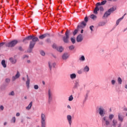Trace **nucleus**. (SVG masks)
<instances>
[{"mask_svg": "<svg viewBox=\"0 0 127 127\" xmlns=\"http://www.w3.org/2000/svg\"><path fill=\"white\" fill-rule=\"evenodd\" d=\"M31 39H32V40L30 43L29 47L30 49L32 50V49L33 48V47H34V45H35L36 43V41H39L38 38L35 37L34 36L30 35L24 39L23 41V42H24V41H26V40H31Z\"/></svg>", "mask_w": 127, "mask_h": 127, "instance_id": "obj_1", "label": "nucleus"}, {"mask_svg": "<svg viewBox=\"0 0 127 127\" xmlns=\"http://www.w3.org/2000/svg\"><path fill=\"white\" fill-rule=\"evenodd\" d=\"M84 21H82L81 23H80L78 26H77V28H84L87 25V22H88V17H85L84 18Z\"/></svg>", "mask_w": 127, "mask_h": 127, "instance_id": "obj_2", "label": "nucleus"}, {"mask_svg": "<svg viewBox=\"0 0 127 127\" xmlns=\"http://www.w3.org/2000/svg\"><path fill=\"white\" fill-rule=\"evenodd\" d=\"M46 120V117L45 116V115L42 114L41 115V127H45L46 126V123L45 122V121Z\"/></svg>", "mask_w": 127, "mask_h": 127, "instance_id": "obj_3", "label": "nucleus"}, {"mask_svg": "<svg viewBox=\"0 0 127 127\" xmlns=\"http://www.w3.org/2000/svg\"><path fill=\"white\" fill-rule=\"evenodd\" d=\"M17 40H13L12 41L10 42L7 43L6 44V46L7 47H13L14 46H15L16 44L18 43Z\"/></svg>", "mask_w": 127, "mask_h": 127, "instance_id": "obj_4", "label": "nucleus"}, {"mask_svg": "<svg viewBox=\"0 0 127 127\" xmlns=\"http://www.w3.org/2000/svg\"><path fill=\"white\" fill-rule=\"evenodd\" d=\"M115 10H116V8H114V7L109 9L105 13L103 16V18L109 16V15L111 14V13L113 12V11H115Z\"/></svg>", "mask_w": 127, "mask_h": 127, "instance_id": "obj_5", "label": "nucleus"}, {"mask_svg": "<svg viewBox=\"0 0 127 127\" xmlns=\"http://www.w3.org/2000/svg\"><path fill=\"white\" fill-rule=\"evenodd\" d=\"M65 35V36H64L63 39L64 42V43H68V39H69V31L67 30L66 31Z\"/></svg>", "mask_w": 127, "mask_h": 127, "instance_id": "obj_6", "label": "nucleus"}, {"mask_svg": "<svg viewBox=\"0 0 127 127\" xmlns=\"http://www.w3.org/2000/svg\"><path fill=\"white\" fill-rule=\"evenodd\" d=\"M100 2H98L96 3V7L95 8L93 12L95 14H98V11L100 10L99 6H100Z\"/></svg>", "mask_w": 127, "mask_h": 127, "instance_id": "obj_7", "label": "nucleus"}, {"mask_svg": "<svg viewBox=\"0 0 127 127\" xmlns=\"http://www.w3.org/2000/svg\"><path fill=\"white\" fill-rule=\"evenodd\" d=\"M102 123L103 124H105L106 126H109L110 125V121L108 120V118L107 117H104L102 120Z\"/></svg>", "mask_w": 127, "mask_h": 127, "instance_id": "obj_8", "label": "nucleus"}, {"mask_svg": "<svg viewBox=\"0 0 127 127\" xmlns=\"http://www.w3.org/2000/svg\"><path fill=\"white\" fill-rule=\"evenodd\" d=\"M48 96H49V101L51 102L52 101V91L50 89L48 91Z\"/></svg>", "mask_w": 127, "mask_h": 127, "instance_id": "obj_9", "label": "nucleus"}, {"mask_svg": "<svg viewBox=\"0 0 127 127\" xmlns=\"http://www.w3.org/2000/svg\"><path fill=\"white\" fill-rule=\"evenodd\" d=\"M20 76V74H19V72L17 71L16 74L14 76L12 77V81H15V80H16V79H17L18 78H19Z\"/></svg>", "mask_w": 127, "mask_h": 127, "instance_id": "obj_10", "label": "nucleus"}, {"mask_svg": "<svg viewBox=\"0 0 127 127\" xmlns=\"http://www.w3.org/2000/svg\"><path fill=\"white\" fill-rule=\"evenodd\" d=\"M67 120L70 126H71V124H72V116H71V115H67Z\"/></svg>", "mask_w": 127, "mask_h": 127, "instance_id": "obj_11", "label": "nucleus"}, {"mask_svg": "<svg viewBox=\"0 0 127 127\" xmlns=\"http://www.w3.org/2000/svg\"><path fill=\"white\" fill-rule=\"evenodd\" d=\"M47 36H49V34H44L42 35H40L39 37V38L40 39H43L44 38H45V37H47Z\"/></svg>", "mask_w": 127, "mask_h": 127, "instance_id": "obj_12", "label": "nucleus"}, {"mask_svg": "<svg viewBox=\"0 0 127 127\" xmlns=\"http://www.w3.org/2000/svg\"><path fill=\"white\" fill-rule=\"evenodd\" d=\"M77 42H81L82 40H83V37L82 36V35H79L77 37Z\"/></svg>", "mask_w": 127, "mask_h": 127, "instance_id": "obj_13", "label": "nucleus"}, {"mask_svg": "<svg viewBox=\"0 0 127 127\" xmlns=\"http://www.w3.org/2000/svg\"><path fill=\"white\" fill-rule=\"evenodd\" d=\"M99 114L100 115V116H101V117H104V109L102 108H100L99 109Z\"/></svg>", "mask_w": 127, "mask_h": 127, "instance_id": "obj_14", "label": "nucleus"}, {"mask_svg": "<svg viewBox=\"0 0 127 127\" xmlns=\"http://www.w3.org/2000/svg\"><path fill=\"white\" fill-rule=\"evenodd\" d=\"M27 80L26 82V86L28 89H29V84L30 83V80L29 79V78L28 77V75H27Z\"/></svg>", "mask_w": 127, "mask_h": 127, "instance_id": "obj_15", "label": "nucleus"}, {"mask_svg": "<svg viewBox=\"0 0 127 127\" xmlns=\"http://www.w3.org/2000/svg\"><path fill=\"white\" fill-rule=\"evenodd\" d=\"M68 57H69V55H68L67 53L64 54L62 56L63 59L64 60H66Z\"/></svg>", "mask_w": 127, "mask_h": 127, "instance_id": "obj_16", "label": "nucleus"}, {"mask_svg": "<svg viewBox=\"0 0 127 127\" xmlns=\"http://www.w3.org/2000/svg\"><path fill=\"white\" fill-rule=\"evenodd\" d=\"M55 65L56 64L55 63H52V62H49V66L50 70H51V67L53 66V67H55Z\"/></svg>", "mask_w": 127, "mask_h": 127, "instance_id": "obj_17", "label": "nucleus"}, {"mask_svg": "<svg viewBox=\"0 0 127 127\" xmlns=\"http://www.w3.org/2000/svg\"><path fill=\"white\" fill-rule=\"evenodd\" d=\"M57 50L59 51V52H62V51L64 50V48H63L62 46H60V47H57Z\"/></svg>", "mask_w": 127, "mask_h": 127, "instance_id": "obj_18", "label": "nucleus"}, {"mask_svg": "<svg viewBox=\"0 0 127 127\" xmlns=\"http://www.w3.org/2000/svg\"><path fill=\"white\" fill-rule=\"evenodd\" d=\"M10 62L12 63V64H15L16 63V60L13 59L12 58L9 59Z\"/></svg>", "mask_w": 127, "mask_h": 127, "instance_id": "obj_19", "label": "nucleus"}, {"mask_svg": "<svg viewBox=\"0 0 127 127\" xmlns=\"http://www.w3.org/2000/svg\"><path fill=\"white\" fill-rule=\"evenodd\" d=\"M1 65L3 66L4 68L6 67V64H5V61L4 60H3L1 61Z\"/></svg>", "mask_w": 127, "mask_h": 127, "instance_id": "obj_20", "label": "nucleus"}, {"mask_svg": "<svg viewBox=\"0 0 127 127\" xmlns=\"http://www.w3.org/2000/svg\"><path fill=\"white\" fill-rule=\"evenodd\" d=\"M32 107V102H30L28 107H26V110H30Z\"/></svg>", "mask_w": 127, "mask_h": 127, "instance_id": "obj_21", "label": "nucleus"}, {"mask_svg": "<svg viewBox=\"0 0 127 127\" xmlns=\"http://www.w3.org/2000/svg\"><path fill=\"white\" fill-rule=\"evenodd\" d=\"M123 19H124V16H123V17L122 18H120V19H119L117 22H116V24L117 25H119V23H120V21H121V20H122Z\"/></svg>", "mask_w": 127, "mask_h": 127, "instance_id": "obj_22", "label": "nucleus"}, {"mask_svg": "<svg viewBox=\"0 0 127 127\" xmlns=\"http://www.w3.org/2000/svg\"><path fill=\"white\" fill-rule=\"evenodd\" d=\"M90 18L93 19V20H95V19H97V16L95 15L94 14H92L90 16Z\"/></svg>", "mask_w": 127, "mask_h": 127, "instance_id": "obj_23", "label": "nucleus"}, {"mask_svg": "<svg viewBox=\"0 0 127 127\" xmlns=\"http://www.w3.org/2000/svg\"><path fill=\"white\" fill-rule=\"evenodd\" d=\"M105 24H106L105 22H100L99 23L98 25L99 26H104V25H105Z\"/></svg>", "mask_w": 127, "mask_h": 127, "instance_id": "obj_24", "label": "nucleus"}, {"mask_svg": "<svg viewBox=\"0 0 127 127\" xmlns=\"http://www.w3.org/2000/svg\"><path fill=\"white\" fill-rule=\"evenodd\" d=\"M119 120L120 122H123V121H124V118H123V116H122L121 114L119 115Z\"/></svg>", "mask_w": 127, "mask_h": 127, "instance_id": "obj_25", "label": "nucleus"}, {"mask_svg": "<svg viewBox=\"0 0 127 127\" xmlns=\"http://www.w3.org/2000/svg\"><path fill=\"white\" fill-rule=\"evenodd\" d=\"M71 79H75L76 78V74L75 73H72L70 74Z\"/></svg>", "mask_w": 127, "mask_h": 127, "instance_id": "obj_26", "label": "nucleus"}, {"mask_svg": "<svg viewBox=\"0 0 127 127\" xmlns=\"http://www.w3.org/2000/svg\"><path fill=\"white\" fill-rule=\"evenodd\" d=\"M107 3V0H105L102 1H101V3H100V5H104V4H105V3Z\"/></svg>", "mask_w": 127, "mask_h": 127, "instance_id": "obj_27", "label": "nucleus"}, {"mask_svg": "<svg viewBox=\"0 0 127 127\" xmlns=\"http://www.w3.org/2000/svg\"><path fill=\"white\" fill-rule=\"evenodd\" d=\"M113 126L114 127H116V126L118 124V122H117V121L116 120H113Z\"/></svg>", "mask_w": 127, "mask_h": 127, "instance_id": "obj_28", "label": "nucleus"}, {"mask_svg": "<svg viewBox=\"0 0 127 127\" xmlns=\"http://www.w3.org/2000/svg\"><path fill=\"white\" fill-rule=\"evenodd\" d=\"M85 72H88L89 68L88 66H86L84 69Z\"/></svg>", "mask_w": 127, "mask_h": 127, "instance_id": "obj_29", "label": "nucleus"}, {"mask_svg": "<svg viewBox=\"0 0 127 127\" xmlns=\"http://www.w3.org/2000/svg\"><path fill=\"white\" fill-rule=\"evenodd\" d=\"M74 98H73V95H70L68 98V101H73Z\"/></svg>", "mask_w": 127, "mask_h": 127, "instance_id": "obj_30", "label": "nucleus"}, {"mask_svg": "<svg viewBox=\"0 0 127 127\" xmlns=\"http://www.w3.org/2000/svg\"><path fill=\"white\" fill-rule=\"evenodd\" d=\"M118 81L119 82V84H122V78H121V77H119L118 78Z\"/></svg>", "mask_w": 127, "mask_h": 127, "instance_id": "obj_31", "label": "nucleus"}, {"mask_svg": "<svg viewBox=\"0 0 127 127\" xmlns=\"http://www.w3.org/2000/svg\"><path fill=\"white\" fill-rule=\"evenodd\" d=\"M79 60H80L81 61H84L85 60V57H84V56H81Z\"/></svg>", "mask_w": 127, "mask_h": 127, "instance_id": "obj_32", "label": "nucleus"}, {"mask_svg": "<svg viewBox=\"0 0 127 127\" xmlns=\"http://www.w3.org/2000/svg\"><path fill=\"white\" fill-rule=\"evenodd\" d=\"M114 115L111 114L109 115V119L110 120H113V119H114Z\"/></svg>", "mask_w": 127, "mask_h": 127, "instance_id": "obj_33", "label": "nucleus"}, {"mask_svg": "<svg viewBox=\"0 0 127 127\" xmlns=\"http://www.w3.org/2000/svg\"><path fill=\"white\" fill-rule=\"evenodd\" d=\"M70 40H71L72 43H73V44L75 43V38H71Z\"/></svg>", "mask_w": 127, "mask_h": 127, "instance_id": "obj_34", "label": "nucleus"}, {"mask_svg": "<svg viewBox=\"0 0 127 127\" xmlns=\"http://www.w3.org/2000/svg\"><path fill=\"white\" fill-rule=\"evenodd\" d=\"M77 32H78V30L75 29L74 30V31L73 32V35H76V34H77Z\"/></svg>", "mask_w": 127, "mask_h": 127, "instance_id": "obj_35", "label": "nucleus"}, {"mask_svg": "<svg viewBox=\"0 0 127 127\" xmlns=\"http://www.w3.org/2000/svg\"><path fill=\"white\" fill-rule=\"evenodd\" d=\"M40 53L41 55H42V56H44V55H45V53L43 51H41Z\"/></svg>", "mask_w": 127, "mask_h": 127, "instance_id": "obj_36", "label": "nucleus"}, {"mask_svg": "<svg viewBox=\"0 0 127 127\" xmlns=\"http://www.w3.org/2000/svg\"><path fill=\"white\" fill-rule=\"evenodd\" d=\"M12 123H15V117H13L11 120Z\"/></svg>", "mask_w": 127, "mask_h": 127, "instance_id": "obj_37", "label": "nucleus"}, {"mask_svg": "<svg viewBox=\"0 0 127 127\" xmlns=\"http://www.w3.org/2000/svg\"><path fill=\"white\" fill-rule=\"evenodd\" d=\"M69 49L70 50H73L74 49V46H70L69 47Z\"/></svg>", "mask_w": 127, "mask_h": 127, "instance_id": "obj_38", "label": "nucleus"}, {"mask_svg": "<svg viewBox=\"0 0 127 127\" xmlns=\"http://www.w3.org/2000/svg\"><path fill=\"white\" fill-rule=\"evenodd\" d=\"M53 48H54L55 49H57V46L56 45V44H54L52 46Z\"/></svg>", "mask_w": 127, "mask_h": 127, "instance_id": "obj_39", "label": "nucleus"}, {"mask_svg": "<svg viewBox=\"0 0 127 127\" xmlns=\"http://www.w3.org/2000/svg\"><path fill=\"white\" fill-rule=\"evenodd\" d=\"M99 10H100L101 11H103V10H104V8L103 7V6H100V7H99Z\"/></svg>", "mask_w": 127, "mask_h": 127, "instance_id": "obj_40", "label": "nucleus"}, {"mask_svg": "<svg viewBox=\"0 0 127 127\" xmlns=\"http://www.w3.org/2000/svg\"><path fill=\"white\" fill-rule=\"evenodd\" d=\"M111 82H112V85H115V84H116V80H112Z\"/></svg>", "mask_w": 127, "mask_h": 127, "instance_id": "obj_41", "label": "nucleus"}, {"mask_svg": "<svg viewBox=\"0 0 127 127\" xmlns=\"http://www.w3.org/2000/svg\"><path fill=\"white\" fill-rule=\"evenodd\" d=\"M38 88H39L38 87V85H34V89H35V90H38Z\"/></svg>", "mask_w": 127, "mask_h": 127, "instance_id": "obj_42", "label": "nucleus"}, {"mask_svg": "<svg viewBox=\"0 0 127 127\" xmlns=\"http://www.w3.org/2000/svg\"><path fill=\"white\" fill-rule=\"evenodd\" d=\"M10 96H14V92L12 91L11 93H9Z\"/></svg>", "mask_w": 127, "mask_h": 127, "instance_id": "obj_43", "label": "nucleus"}, {"mask_svg": "<svg viewBox=\"0 0 127 127\" xmlns=\"http://www.w3.org/2000/svg\"><path fill=\"white\" fill-rule=\"evenodd\" d=\"M5 81L7 83H8V82H10V79L9 78H6Z\"/></svg>", "mask_w": 127, "mask_h": 127, "instance_id": "obj_44", "label": "nucleus"}, {"mask_svg": "<svg viewBox=\"0 0 127 127\" xmlns=\"http://www.w3.org/2000/svg\"><path fill=\"white\" fill-rule=\"evenodd\" d=\"M93 28H94V26H90V29L91 31H93Z\"/></svg>", "mask_w": 127, "mask_h": 127, "instance_id": "obj_45", "label": "nucleus"}, {"mask_svg": "<svg viewBox=\"0 0 127 127\" xmlns=\"http://www.w3.org/2000/svg\"><path fill=\"white\" fill-rule=\"evenodd\" d=\"M3 45H4V43H0V47L3 46Z\"/></svg>", "mask_w": 127, "mask_h": 127, "instance_id": "obj_46", "label": "nucleus"}, {"mask_svg": "<svg viewBox=\"0 0 127 127\" xmlns=\"http://www.w3.org/2000/svg\"><path fill=\"white\" fill-rule=\"evenodd\" d=\"M16 117H19V116H20V114H19V113H16Z\"/></svg>", "mask_w": 127, "mask_h": 127, "instance_id": "obj_47", "label": "nucleus"}, {"mask_svg": "<svg viewBox=\"0 0 127 127\" xmlns=\"http://www.w3.org/2000/svg\"><path fill=\"white\" fill-rule=\"evenodd\" d=\"M0 110H1L2 111L3 110V106H1L0 107Z\"/></svg>", "mask_w": 127, "mask_h": 127, "instance_id": "obj_48", "label": "nucleus"}, {"mask_svg": "<svg viewBox=\"0 0 127 127\" xmlns=\"http://www.w3.org/2000/svg\"><path fill=\"white\" fill-rule=\"evenodd\" d=\"M19 50H22V48H21V47H19Z\"/></svg>", "mask_w": 127, "mask_h": 127, "instance_id": "obj_49", "label": "nucleus"}, {"mask_svg": "<svg viewBox=\"0 0 127 127\" xmlns=\"http://www.w3.org/2000/svg\"><path fill=\"white\" fill-rule=\"evenodd\" d=\"M78 73L79 74H81V73H82V71H81V70H79V71H78Z\"/></svg>", "mask_w": 127, "mask_h": 127, "instance_id": "obj_50", "label": "nucleus"}, {"mask_svg": "<svg viewBox=\"0 0 127 127\" xmlns=\"http://www.w3.org/2000/svg\"><path fill=\"white\" fill-rule=\"evenodd\" d=\"M67 108L68 109H71V107L70 106V105H68Z\"/></svg>", "mask_w": 127, "mask_h": 127, "instance_id": "obj_51", "label": "nucleus"}, {"mask_svg": "<svg viewBox=\"0 0 127 127\" xmlns=\"http://www.w3.org/2000/svg\"><path fill=\"white\" fill-rule=\"evenodd\" d=\"M16 3H18V0H15Z\"/></svg>", "mask_w": 127, "mask_h": 127, "instance_id": "obj_52", "label": "nucleus"}, {"mask_svg": "<svg viewBox=\"0 0 127 127\" xmlns=\"http://www.w3.org/2000/svg\"><path fill=\"white\" fill-rule=\"evenodd\" d=\"M6 122H5L4 123V126H5V125H6Z\"/></svg>", "mask_w": 127, "mask_h": 127, "instance_id": "obj_53", "label": "nucleus"}, {"mask_svg": "<svg viewBox=\"0 0 127 127\" xmlns=\"http://www.w3.org/2000/svg\"><path fill=\"white\" fill-rule=\"evenodd\" d=\"M83 30H81V33H83Z\"/></svg>", "mask_w": 127, "mask_h": 127, "instance_id": "obj_54", "label": "nucleus"}, {"mask_svg": "<svg viewBox=\"0 0 127 127\" xmlns=\"http://www.w3.org/2000/svg\"><path fill=\"white\" fill-rule=\"evenodd\" d=\"M28 63H30V61H27Z\"/></svg>", "mask_w": 127, "mask_h": 127, "instance_id": "obj_55", "label": "nucleus"}, {"mask_svg": "<svg viewBox=\"0 0 127 127\" xmlns=\"http://www.w3.org/2000/svg\"><path fill=\"white\" fill-rule=\"evenodd\" d=\"M126 89H127V85H125Z\"/></svg>", "mask_w": 127, "mask_h": 127, "instance_id": "obj_56", "label": "nucleus"}, {"mask_svg": "<svg viewBox=\"0 0 127 127\" xmlns=\"http://www.w3.org/2000/svg\"><path fill=\"white\" fill-rule=\"evenodd\" d=\"M22 79H23V81H24V80H25L24 77H23Z\"/></svg>", "mask_w": 127, "mask_h": 127, "instance_id": "obj_57", "label": "nucleus"}, {"mask_svg": "<svg viewBox=\"0 0 127 127\" xmlns=\"http://www.w3.org/2000/svg\"><path fill=\"white\" fill-rule=\"evenodd\" d=\"M108 1H112V0H107Z\"/></svg>", "mask_w": 127, "mask_h": 127, "instance_id": "obj_58", "label": "nucleus"}, {"mask_svg": "<svg viewBox=\"0 0 127 127\" xmlns=\"http://www.w3.org/2000/svg\"><path fill=\"white\" fill-rule=\"evenodd\" d=\"M25 57H27V56H25Z\"/></svg>", "mask_w": 127, "mask_h": 127, "instance_id": "obj_59", "label": "nucleus"}, {"mask_svg": "<svg viewBox=\"0 0 127 127\" xmlns=\"http://www.w3.org/2000/svg\"><path fill=\"white\" fill-rule=\"evenodd\" d=\"M25 99H26V97H25Z\"/></svg>", "mask_w": 127, "mask_h": 127, "instance_id": "obj_60", "label": "nucleus"}, {"mask_svg": "<svg viewBox=\"0 0 127 127\" xmlns=\"http://www.w3.org/2000/svg\"><path fill=\"white\" fill-rule=\"evenodd\" d=\"M125 15H126V14H125V15H124V16H125Z\"/></svg>", "mask_w": 127, "mask_h": 127, "instance_id": "obj_61", "label": "nucleus"}, {"mask_svg": "<svg viewBox=\"0 0 127 127\" xmlns=\"http://www.w3.org/2000/svg\"><path fill=\"white\" fill-rule=\"evenodd\" d=\"M125 15H126V14H125V15H124V16H125Z\"/></svg>", "mask_w": 127, "mask_h": 127, "instance_id": "obj_62", "label": "nucleus"}, {"mask_svg": "<svg viewBox=\"0 0 127 127\" xmlns=\"http://www.w3.org/2000/svg\"><path fill=\"white\" fill-rule=\"evenodd\" d=\"M125 15H126V14H125V15H124V16H125Z\"/></svg>", "mask_w": 127, "mask_h": 127, "instance_id": "obj_63", "label": "nucleus"}, {"mask_svg": "<svg viewBox=\"0 0 127 127\" xmlns=\"http://www.w3.org/2000/svg\"><path fill=\"white\" fill-rule=\"evenodd\" d=\"M126 116H127V113L126 114Z\"/></svg>", "mask_w": 127, "mask_h": 127, "instance_id": "obj_64", "label": "nucleus"}]
</instances>
